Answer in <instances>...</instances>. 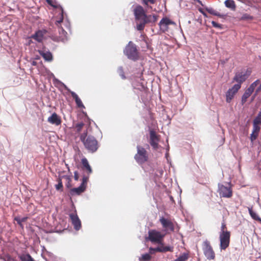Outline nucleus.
<instances>
[{
	"label": "nucleus",
	"instance_id": "nucleus-36",
	"mask_svg": "<svg viewBox=\"0 0 261 261\" xmlns=\"http://www.w3.org/2000/svg\"><path fill=\"white\" fill-rule=\"evenodd\" d=\"M259 83V80H256L255 82H254L253 83H252L249 86V87L248 88V89H249L250 90H251L252 91H254L255 87L257 86V85Z\"/></svg>",
	"mask_w": 261,
	"mask_h": 261
},
{
	"label": "nucleus",
	"instance_id": "nucleus-45",
	"mask_svg": "<svg viewBox=\"0 0 261 261\" xmlns=\"http://www.w3.org/2000/svg\"><path fill=\"white\" fill-rule=\"evenodd\" d=\"M156 248L150 247L149 249V254H154L155 252H158L156 250Z\"/></svg>",
	"mask_w": 261,
	"mask_h": 261
},
{
	"label": "nucleus",
	"instance_id": "nucleus-53",
	"mask_svg": "<svg viewBox=\"0 0 261 261\" xmlns=\"http://www.w3.org/2000/svg\"><path fill=\"white\" fill-rule=\"evenodd\" d=\"M259 220H260V221H261V220H260V219Z\"/></svg>",
	"mask_w": 261,
	"mask_h": 261
},
{
	"label": "nucleus",
	"instance_id": "nucleus-16",
	"mask_svg": "<svg viewBox=\"0 0 261 261\" xmlns=\"http://www.w3.org/2000/svg\"><path fill=\"white\" fill-rule=\"evenodd\" d=\"M46 33L47 31L45 30H38L32 35V38L38 42H41L43 40L44 36Z\"/></svg>",
	"mask_w": 261,
	"mask_h": 261
},
{
	"label": "nucleus",
	"instance_id": "nucleus-28",
	"mask_svg": "<svg viewBox=\"0 0 261 261\" xmlns=\"http://www.w3.org/2000/svg\"><path fill=\"white\" fill-rule=\"evenodd\" d=\"M58 184L56 185L55 187L56 189L58 191H63V186L62 184V179L61 178H59L57 180Z\"/></svg>",
	"mask_w": 261,
	"mask_h": 261
},
{
	"label": "nucleus",
	"instance_id": "nucleus-19",
	"mask_svg": "<svg viewBox=\"0 0 261 261\" xmlns=\"http://www.w3.org/2000/svg\"><path fill=\"white\" fill-rule=\"evenodd\" d=\"M70 94L72 98L75 100L77 107L80 108H85V106L78 95L73 91H71Z\"/></svg>",
	"mask_w": 261,
	"mask_h": 261
},
{
	"label": "nucleus",
	"instance_id": "nucleus-10",
	"mask_svg": "<svg viewBox=\"0 0 261 261\" xmlns=\"http://www.w3.org/2000/svg\"><path fill=\"white\" fill-rule=\"evenodd\" d=\"M149 143L152 148L157 149L159 148V142L160 140V136L158 135L153 129H149Z\"/></svg>",
	"mask_w": 261,
	"mask_h": 261
},
{
	"label": "nucleus",
	"instance_id": "nucleus-50",
	"mask_svg": "<svg viewBox=\"0 0 261 261\" xmlns=\"http://www.w3.org/2000/svg\"><path fill=\"white\" fill-rule=\"evenodd\" d=\"M27 219V217H23L22 219H21V222H25Z\"/></svg>",
	"mask_w": 261,
	"mask_h": 261
},
{
	"label": "nucleus",
	"instance_id": "nucleus-48",
	"mask_svg": "<svg viewBox=\"0 0 261 261\" xmlns=\"http://www.w3.org/2000/svg\"><path fill=\"white\" fill-rule=\"evenodd\" d=\"M15 220L17 222L18 224H19L20 226L22 225V224H21L22 222H21V221L20 219L17 218H15Z\"/></svg>",
	"mask_w": 261,
	"mask_h": 261
},
{
	"label": "nucleus",
	"instance_id": "nucleus-37",
	"mask_svg": "<svg viewBox=\"0 0 261 261\" xmlns=\"http://www.w3.org/2000/svg\"><path fill=\"white\" fill-rule=\"evenodd\" d=\"M254 122L259 123L261 125V108L257 116L253 120Z\"/></svg>",
	"mask_w": 261,
	"mask_h": 261
},
{
	"label": "nucleus",
	"instance_id": "nucleus-42",
	"mask_svg": "<svg viewBox=\"0 0 261 261\" xmlns=\"http://www.w3.org/2000/svg\"><path fill=\"white\" fill-rule=\"evenodd\" d=\"M63 20V11L62 12V15L61 18L59 20H56L55 24L60 29V25L62 22Z\"/></svg>",
	"mask_w": 261,
	"mask_h": 261
},
{
	"label": "nucleus",
	"instance_id": "nucleus-25",
	"mask_svg": "<svg viewBox=\"0 0 261 261\" xmlns=\"http://www.w3.org/2000/svg\"><path fill=\"white\" fill-rule=\"evenodd\" d=\"M19 258L21 261H35L32 256L28 253L22 254L19 255Z\"/></svg>",
	"mask_w": 261,
	"mask_h": 261
},
{
	"label": "nucleus",
	"instance_id": "nucleus-49",
	"mask_svg": "<svg viewBox=\"0 0 261 261\" xmlns=\"http://www.w3.org/2000/svg\"><path fill=\"white\" fill-rule=\"evenodd\" d=\"M261 91V84H260V85L259 86V87L256 89V93H258L259 92H260Z\"/></svg>",
	"mask_w": 261,
	"mask_h": 261
},
{
	"label": "nucleus",
	"instance_id": "nucleus-5",
	"mask_svg": "<svg viewBox=\"0 0 261 261\" xmlns=\"http://www.w3.org/2000/svg\"><path fill=\"white\" fill-rule=\"evenodd\" d=\"M218 186V193L220 197L229 198L232 197V190L230 182L227 183L226 185L219 184Z\"/></svg>",
	"mask_w": 261,
	"mask_h": 261
},
{
	"label": "nucleus",
	"instance_id": "nucleus-7",
	"mask_svg": "<svg viewBox=\"0 0 261 261\" xmlns=\"http://www.w3.org/2000/svg\"><path fill=\"white\" fill-rule=\"evenodd\" d=\"M134 14L136 20L139 21V23H142L146 20L147 15L144 8L140 5H137L134 9Z\"/></svg>",
	"mask_w": 261,
	"mask_h": 261
},
{
	"label": "nucleus",
	"instance_id": "nucleus-27",
	"mask_svg": "<svg viewBox=\"0 0 261 261\" xmlns=\"http://www.w3.org/2000/svg\"><path fill=\"white\" fill-rule=\"evenodd\" d=\"M253 17L247 13H243L240 18H238L239 20H251Z\"/></svg>",
	"mask_w": 261,
	"mask_h": 261
},
{
	"label": "nucleus",
	"instance_id": "nucleus-35",
	"mask_svg": "<svg viewBox=\"0 0 261 261\" xmlns=\"http://www.w3.org/2000/svg\"><path fill=\"white\" fill-rule=\"evenodd\" d=\"M63 178L66 179V180H67V183L66 184V186L67 188H71V178L69 176H68V175H64L62 176Z\"/></svg>",
	"mask_w": 261,
	"mask_h": 261
},
{
	"label": "nucleus",
	"instance_id": "nucleus-18",
	"mask_svg": "<svg viewBox=\"0 0 261 261\" xmlns=\"http://www.w3.org/2000/svg\"><path fill=\"white\" fill-rule=\"evenodd\" d=\"M86 190L85 187L80 185L77 188L71 189L70 190V194L71 196L80 195L81 193H83Z\"/></svg>",
	"mask_w": 261,
	"mask_h": 261
},
{
	"label": "nucleus",
	"instance_id": "nucleus-39",
	"mask_svg": "<svg viewBox=\"0 0 261 261\" xmlns=\"http://www.w3.org/2000/svg\"><path fill=\"white\" fill-rule=\"evenodd\" d=\"M258 135V134L252 132L250 135V140L252 142H253L256 139Z\"/></svg>",
	"mask_w": 261,
	"mask_h": 261
},
{
	"label": "nucleus",
	"instance_id": "nucleus-52",
	"mask_svg": "<svg viewBox=\"0 0 261 261\" xmlns=\"http://www.w3.org/2000/svg\"><path fill=\"white\" fill-rule=\"evenodd\" d=\"M47 2L48 4H50L51 1V0H47Z\"/></svg>",
	"mask_w": 261,
	"mask_h": 261
},
{
	"label": "nucleus",
	"instance_id": "nucleus-51",
	"mask_svg": "<svg viewBox=\"0 0 261 261\" xmlns=\"http://www.w3.org/2000/svg\"><path fill=\"white\" fill-rule=\"evenodd\" d=\"M61 29L62 31V33L63 35H64V34H66V32L62 28H61Z\"/></svg>",
	"mask_w": 261,
	"mask_h": 261
},
{
	"label": "nucleus",
	"instance_id": "nucleus-3",
	"mask_svg": "<svg viewBox=\"0 0 261 261\" xmlns=\"http://www.w3.org/2000/svg\"><path fill=\"white\" fill-rule=\"evenodd\" d=\"M137 152L134 158L139 164H142L148 160V153L146 149L141 146H137Z\"/></svg>",
	"mask_w": 261,
	"mask_h": 261
},
{
	"label": "nucleus",
	"instance_id": "nucleus-24",
	"mask_svg": "<svg viewBox=\"0 0 261 261\" xmlns=\"http://www.w3.org/2000/svg\"><path fill=\"white\" fill-rule=\"evenodd\" d=\"M172 23L171 21L167 18H163L160 22L159 25L161 29H166L169 24Z\"/></svg>",
	"mask_w": 261,
	"mask_h": 261
},
{
	"label": "nucleus",
	"instance_id": "nucleus-32",
	"mask_svg": "<svg viewBox=\"0 0 261 261\" xmlns=\"http://www.w3.org/2000/svg\"><path fill=\"white\" fill-rule=\"evenodd\" d=\"M248 210L250 216L253 219L256 220H260V218H259L258 216L252 211L251 208H248Z\"/></svg>",
	"mask_w": 261,
	"mask_h": 261
},
{
	"label": "nucleus",
	"instance_id": "nucleus-9",
	"mask_svg": "<svg viewBox=\"0 0 261 261\" xmlns=\"http://www.w3.org/2000/svg\"><path fill=\"white\" fill-rule=\"evenodd\" d=\"M220 248L225 250L229 246L230 241V232L219 234Z\"/></svg>",
	"mask_w": 261,
	"mask_h": 261
},
{
	"label": "nucleus",
	"instance_id": "nucleus-22",
	"mask_svg": "<svg viewBox=\"0 0 261 261\" xmlns=\"http://www.w3.org/2000/svg\"><path fill=\"white\" fill-rule=\"evenodd\" d=\"M40 55L47 61H51L53 60V56L50 52L42 50L39 51Z\"/></svg>",
	"mask_w": 261,
	"mask_h": 261
},
{
	"label": "nucleus",
	"instance_id": "nucleus-29",
	"mask_svg": "<svg viewBox=\"0 0 261 261\" xmlns=\"http://www.w3.org/2000/svg\"><path fill=\"white\" fill-rule=\"evenodd\" d=\"M189 258V254L188 253H183L181 255L179 256L177 259L173 261H186Z\"/></svg>",
	"mask_w": 261,
	"mask_h": 261
},
{
	"label": "nucleus",
	"instance_id": "nucleus-44",
	"mask_svg": "<svg viewBox=\"0 0 261 261\" xmlns=\"http://www.w3.org/2000/svg\"><path fill=\"white\" fill-rule=\"evenodd\" d=\"M5 261H17L16 259L12 257L10 255H8L6 257Z\"/></svg>",
	"mask_w": 261,
	"mask_h": 261
},
{
	"label": "nucleus",
	"instance_id": "nucleus-40",
	"mask_svg": "<svg viewBox=\"0 0 261 261\" xmlns=\"http://www.w3.org/2000/svg\"><path fill=\"white\" fill-rule=\"evenodd\" d=\"M118 71H119V75L121 77V78L122 79H125L126 77L125 76L124 72L123 70V68L122 67H120V68H119Z\"/></svg>",
	"mask_w": 261,
	"mask_h": 261
},
{
	"label": "nucleus",
	"instance_id": "nucleus-4",
	"mask_svg": "<svg viewBox=\"0 0 261 261\" xmlns=\"http://www.w3.org/2000/svg\"><path fill=\"white\" fill-rule=\"evenodd\" d=\"M124 53L128 58L133 60H137L139 57L136 46L132 41H129L126 46Z\"/></svg>",
	"mask_w": 261,
	"mask_h": 261
},
{
	"label": "nucleus",
	"instance_id": "nucleus-8",
	"mask_svg": "<svg viewBox=\"0 0 261 261\" xmlns=\"http://www.w3.org/2000/svg\"><path fill=\"white\" fill-rule=\"evenodd\" d=\"M250 73L251 71L249 70H247L246 71L237 72L233 78L232 82H237L236 85H240L241 87L242 84L248 79Z\"/></svg>",
	"mask_w": 261,
	"mask_h": 261
},
{
	"label": "nucleus",
	"instance_id": "nucleus-15",
	"mask_svg": "<svg viewBox=\"0 0 261 261\" xmlns=\"http://www.w3.org/2000/svg\"><path fill=\"white\" fill-rule=\"evenodd\" d=\"M47 121L50 124H55L57 126L60 125L62 123L60 117L56 113L52 114V115L47 118Z\"/></svg>",
	"mask_w": 261,
	"mask_h": 261
},
{
	"label": "nucleus",
	"instance_id": "nucleus-43",
	"mask_svg": "<svg viewBox=\"0 0 261 261\" xmlns=\"http://www.w3.org/2000/svg\"><path fill=\"white\" fill-rule=\"evenodd\" d=\"M155 2V0H142V3L144 5L148 6V3L153 4Z\"/></svg>",
	"mask_w": 261,
	"mask_h": 261
},
{
	"label": "nucleus",
	"instance_id": "nucleus-34",
	"mask_svg": "<svg viewBox=\"0 0 261 261\" xmlns=\"http://www.w3.org/2000/svg\"><path fill=\"white\" fill-rule=\"evenodd\" d=\"M225 232H230L229 231H228L226 227V225L224 221L222 223L221 227V231L219 234H223Z\"/></svg>",
	"mask_w": 261,
	"mask_h": 261
},
{
	"label": "nucleus",
	"instance_id": "nucleus-33",
	"mask_svg": "<svg viewBox=\"0 0 261 261\" xmlns=\"http://www.w3.org/2000/svg\"><path fill=\"white\" fill-rule=\"evenodd\" d=\"M85 124L83 122L75 124V129H76V132L77 133H80L82 130L83 127L84 126Z\"/></svg>",
	"mask_w": 261,
	"mask_h": 261
},
{
	"label": "nucleus",
	"instance_id": "nucleus-2",
	"mask_svg": "<svg viewBox=\"0 0 261 261\" xmlns=\"http://www.w3.org/2000/svg\"><path fill=\"white\" fill-rule=\"evenodd\" d=\"M165 234L155 229H151L148 231L147 239L153 243L162 245Z\"/></svg>",
	"mask_w": 261,
	"mask_h": 261
},
{
	"label": "nucleus",
	"instance_id": "nucleus-13",
	"mask_svg": "<svg viewBox=\"0 0 261 261\" xmlns=\"http://www.w3.org/2000/svg\"><path fill=\"white\" fill-rule=\"evenodd\" d=\"M70 219L71 220L74 228L76 230H79L81 228V222L80 220L76 213V211L74 210L73 213L69 214Z\"/></svg>",
	"mask_w": 261,
	"mask_h": 261
},
{
	"label": "nucleus",
	"instance_id": "nucleus-23",
	"mask_svg": "<svg viewBox=\"0 0 261 261\" xmlns=\"http://www.w3.org/2000/svg\"><path fill=\"white\" fill-rule=\"evenodd\" d=\"M253 92L250 90L249 89H247L245 91L242 97V104L244 105L247 101V99L250 96Z\"/></svg>",
	"mask_w": 261,
	"mask_h": 261
},
{
	"label": "nucleus",
	"instance_id": "nucleus-17",
	"mask_svg": "<svg viewBox=\"0 0 261 261\" xmlns=\"http://www.w3.org/2000/svg\"><path fill=\"white\" fill-rule=\"evenodd\" d=\"M81 164L82 166V169L85 170L88 175L92 172V169L89 164L88 161L86 158H83L82 159Z\"/></svg>",
	"mask_w": 261,
	"mask_h": 261
},
{
	"label": "nucleus",
	"instance_id": "nucleus-46",
	"mask_svg": "<svg viewBox=\"0 0 261 261\" xmlns=\"http://www.w3.org/2000/svg\"><path fill=\"white\" fill-rule=\"evenodd\" d=\"M198 11L203 14V15L205 17H207V14H206V13L203 11V9L201 8H199L198 9Z\"/></svg>",
	"mask_w": 261,
	"mask_h": 261
},
{
	"label": "nucleus",
	"instance_id": "nucleus-47",
	"mask_svg": "<svg viewBox=\"0 0 261 261\" xmlns=\"http://www.w3.org/2000/svg\"><path fill=\"white\" fill-rule=\"evenodd\" d=\"M79 173L77 171H75L74 172V178L75 180H77L79 179Z\"/></svg>",
	"mask_w": 261,
	"mask_h": 261
},
{
	"label": "nucleus",
	"instance_id": "nucleus-38",
	"mask_svg": "<svg viewBox=\"0 0 261 261\" xmlns=\"http://www.w3.org/2000/svg\"><path fill=\"white\" fill-rule=\"evenodd\" d=\"M88 179H89V177L86 176H83V179H82V182L81 184V185H82L84 187H85L86 188L87 187V181L88 180Z\"/></svg>",
	"mask_w": 261,
	"mask_h": 261
},
{
	"label": "nucleus",
	"instance_id": "nucleus-20",
	"mask_svg": "<svg viewBox=\"0 0 261 261\" xmlns=\"http://www.w3.org/2000/svg\"><path fill=\"white\" fill-rule=\"evenodd\" d=\"M205 10L210 14L215 16H217L220 18H225L226 16L225 14H220L219 12H218V11H217L216 10L212 8H206Z\"/></svg>",
	"mask_w": 261,
	"mask_h": 261
},
{
	"label": "nucleus",
	"instance_id": "nucleus-1",
	"mask_svg": "<svg viewBox=\"0 0 261 261\" xmlns=\"http://www.w3.org/2000/svg\"><path fill=\"white\" fill-rule=\"evenodd\" d=\"M80 139L85 148L89 152L93 153L98 148V143L95 138L92 136H88L87 129L80 136Z\"/></svg>",
	"mask_w": 261,
	"mask_h": 261
},
{
	"label": "nucleus",
	"instance_id": "nucleus-31",
	"mask_svg": "<svg viewBox=\"0 0 261 261\" xmlns=\"http://www.w3.org/2000/svg\"><path fill=\"white\" fill-rule=\"evenodd\" d=\"M259 125H260V124L259 123H257L253 122L252 132L256 133L257 134L259 133L260 129V127L259 126Z\"/></svg>",
	"mask_w": 261,
	"mask_h": 261
},
{
	"label": "nucleus",
	"instance_id": "nucleus-30",
	"mask_svg": "<svg viewBox=\"0 0 261 261\" xmlns=\"http://www.w3.org/2000/svg\"><path fill=\"white\" fill-rule=\"evenodd\" d=\"M151 258V256L150 254L145 253L142 255L141 257L140 258V260L141 261H149Z\"/></svg>",
	"mask_w": 261,
	"mask_h": 261
},
{
	"label": "nucleus",
	"instance_id": "nucleus-21",
	"mask_svg": "<svg viewBox=\"0 0 261 261\" xmlns=\"http://www.w3.org/2000/svg\"><path fill=\"white\" fill-rule=\"evenodd\" d=\"M156 250L159 252H173V247L171 246H164L163 244L156 247Z\"/></svg>",
	"mask_w": 261,
	"mask_h": 261
},
{
	"label": "nucleus",
	"instance_id": "nucleus-11",
	"mask_svg": "<svg viewBox=\"0 0 261 261\" xmlns=\"http://www.w3.org/2000/svg\"><path fill=\"white\" fill-rule=\"evenodd\" d=\"M240 88V85H234L231 88L228 90L226 93V101L227 102H230Z\"/></svg>",
	"mask_w": 261,
	"mask_h": 261
},
{
	"label": "nucleus",
	"instance_id": "nucleus-14",
	"mask_svg": "<svg viewBox=\"0 0 261 261\" xmlns=\"http://www.w3.org/2000/svg\"><path fill=\"white\" fill-rule=\"evenodd\" d=\"M160 222L165 231H168V230L171 231H174V224L170 220L166 219L164 217H162L160 219Z\"/></svg>",
	"mask_w": 261,
	"mask_h": 261
},
{
	"label": "nucleus",
	"instance_id": "nucleus-41",
	"mask_svg": "<svg viewBox=\"0 0 261 261\" xmlns=\"http://www.w3.org/2000/svg\"><path fill=\"white\" fill-rule=\"evenodd\" d=\"M212 24L213 27L219 29H222L223 28L222 25L219 23H217L216 22L213 21L212 22Z\"/></svg>",
	"mask_w": 261,
	"mask_h": 261
},
{
	"label": "nucleus",
	"instance_id": "nucleus-26",
	"mask_svg": "<svg viewBox=\"0 0 261 261\" xmlns=\"http://www.w3.org/2000/svg\"><path fill=\"white\" fill-rule=\"evenodd\" d=\"M224 4L226 7L233 10H235L236 6L233 0H226Z\"/></svg>",
	"mask_w": 261,
	"mask_h": 261
},
{
	"label": "nucleus",
	"instance_id": "nucleus-12",
	"mask_svg": "<svg viewBox=\"0 0 261 261\" xmlns=\"http://www.w3.org/2000/svg\"><path fill=\"white\" fill-rule=\"evenodd\" d=\"M158 16L156 15H147V18L145 20H144L142 23H137V29L139 31H143L145 28L146 24L150 22H155L157 21Z\"/></svg>",
	"mask_w": 261,
	"mask_h": 261
},
{
	"label": "nucleus",
	"instance_id": "nucleus-6",
	"mask_svg": "<svg viewBox=\"0 0 261 261\" xmlns=\"http://www.w3.org/2000/svg\"><path fill=\"white\" fill-rule=\"evenodd\" d=\"M203 253L208 260H213L215 258V253L209 241H205L202 244Z\"/></svg>",
	"mask_w": 261,
	"mask_h": 261
}]
</instances>
